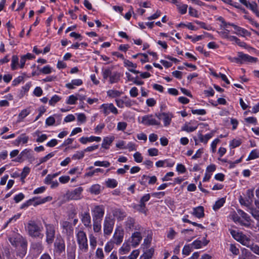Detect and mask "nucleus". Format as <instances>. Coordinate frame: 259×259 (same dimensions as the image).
Here are the masks:
<instances>
[{
	"mask_svg": "<svg viewBox=\"0 0 259 259\" xmlns=\"http://www.w3.org/2000/svg\"><path fill=\"white\" fill-rule=\"evenodd\" d=\"M192 214L196 217L200 219L204 216V207L199 206L193 208Z\"/></svg>",
	"mask_w": 259,
	"mask_h": 259,
	"instance_id": "412c9836",
	"label": "nucleus"
},
{
	"mask_svg": "<svg viewBox=\"0 0 259 259\" xmlns=\"http://www.w3.org/2000/svg\"><path fill=\"white\" fill-rule=\"evenodd\" d=\"M83 189L81 187H77L73 190L66 193L67 197L70 200H78L81 198Z\"/></svg>",
	"mask_w": 259,
	"mask_h": 259,
	"instance_id": "9b49d317",
	"label": "nucleus"
},
{
	"mask_svg": "<svg viewBox=\"0 0 259 259\" xmlns=\"http://www.w3.org/2000/svg\"><path fill=\"white\" fill-rule=\"evenodd\" d=\"M246 8L251 10L259 18V10L257 9V5L255 2L248 3Z\"/></svg>",
	"mask_w": 259,
	"mask_h": 259,
	"instance_id": "c756f323",
	"label": "nucleus"
},
{
	"mask_svg": "<svg viewBox=\"0 0 259 259\" xmlns=\"http://www.w3.org/2000/svg\"><path fill=\"white\" fill-rule=\"evenodd\" d=\"M124 66L125 67H132L133 68H136L137 67V64H134L131 61H129L127 59L124 60Z\"/></svg>",
	"mask_w": 259,
	"mask_h": 259,
	"instance_id": "e2e57ef3",
	"label": "nucleus"
},
{
	"mask_svg": "<svg viewBox=\"0 0 259 259\" xmlns=\"http://www.w3.org/2000/svg\"><path fill=\"white\" fill-rule=\"evenodd\" d=\"M141 226L139 225H136V220L134 218L128 217L126 221L125 222V228L127 231H132L133 229L136 230H140Z\"/></svg>",
	"mask_w": 259,
	"mask_h": 259,
	"instance_id": "1a4fd4ad",
	"label": "nucleus"
},
{
	"mask_svg": "<svg viewBox=\"0 0 259 259\" xmlns=\"http://www.w3.org/2000/svg\"><path fill=\"white\" fill-rule=\"evenodd\" d=\"M108 96L112 98L119 97L121 93L117 90H110L107 92Z\"/></svg>",
	"mask_w": 259,
	"mask_h": 259,
	"instance_id": "ea45409f",
	"label": "nucleus"
},
{
	"mask_svg": "<svg viewBox=\"0 0 259 259\" xmlns=\"http://www.w3.org/2000/svg\"><path fill=\"white\" fill-rule=\"evenodd\" d=\"M90 244L92 248L94 249L97 246V239L93 234L89 235Z\"/></svg>",
	"mask_w": 259,
	"mask_h": 259,
	"instance_id": "79ce46f5",
	"label": "nucleus"
},
{
	"mask_svg": "<svg viewBox=\"0 0 259 259\" xmlns=\"http://www.w3.org/2000/svg\"><path fill=\"white\" fill-rule=\"evenodd\" d=\"M131 246L127 243H123L122 247L119 249V252L120 254H125L130 251Z\"/></svg>",
	"mask_w": 259,
	"mask_h": 259,
	"instance_id": "e433bc0d",
	"label": "nucleus"
},
{
	"mask_svg": "<svg viewBox=\"0 0 259 259\" xmlns=\"http://www.w3.org/2000/svg\"><path fill=\"white\" fill-rule=\"evenodd\" d=\"M46 228V242L48 244H51L54 241L55 237V228L54 225L45 223Z\"/></svg>",
	"mask_w": 259,
	"mask_h": 259,
	"instance_id": "20e7f679",
	"label": "nucleus"
},
{
	"mask_svg": "<svg viewBox=\"0 0 259 259\" xmlns=\"http://www.w3.org/2000/svg\"><path fill=\"white\" fill-rule=\"evenodd\" d=\"M96 256L99 259H103L104 258V254L102 248H97L96 251Z\"/></svg>",
	"mask_w": 259,
	"mask_h": 259,
	"instance_id": "338daca9",
	"label": "nucleus"
},
{
	"mask_svg": "<svg viewBox=\"0 0 259 259\" xmlns=\"http://www.w3.org/2000/svg\"><path fill=\"white\" fill-rule=\"evenodd\" d=\"M83 83V82L80 79H73L71 81V82L68 83L66 84V87L69 89H74V85L79 86L81 85Z\"/></svg>",
	"mask_w": 259,
	"mask_h": 259,
	"instance_id": "393cba45",
	"label": "nucleus"
},
{
	"mask_svg": "<svg viewBox=\"0 0 259 259\" xmlns=\"http://www.w3.org/2000/svg\"><path fill=\"white\" fill-rule=\"evenodd\" d=\"M27 250V242L26 241L23 242L20 246V248L17 253V255L20 257H23L26 253Z\"/></svg>",
	"mask_w": 259,
	"mask_h": 259,
	"instance_id": "5701e85b",
	"label": "nucleus"
},
{
	"mask_svg": "<svg viewBox=\"0 0 259 259\" xmlns=\"http://www.w3.org/2000/svg\"><path fill=\"white\" fill-rule=\"evenodd\" d=\"M55 155V152H51L46 155L45 157H43L39 159V162L37 164V165H39L41 163H44L47 161L49 159L53 157Z\"/></svg>",
	"mask_w": 259,
	"mask_h": 259,
	"instance_id": "4c0bfd02",
	"label": "nucleus"
},
{
	"mask_svg": "<svg viewBox=\"0 0 259 259\" xmlns=\"http://www.w3.org/2000/svg\"><path fill=\"white\" fill-rule=\"evenodd\" d=\"M155 116L160 120H163L164 126H168L171 122L173 115L170 113L163 112L156 114Z\"/></svg>",
	"mask_w": 259,
	"mask_h": 259,
	"instance_id": "f8f14e48",
	"label": "nucleus"
},
{
	"mask_svg": "<svg viewBox=\"0 0 259 259\" xmlns=\"http://www.w3.org/2000/svg\"><path fill=\"white\" fill-rule=\"evenodd\" d=\"M54 247L55 251L59 254H61L62 252H65V241L61 235L57 236L54 242Z\"/></svg>",
	"mask_w": 259,
	"mask_h": 259,
	"instance_id": "423d86ee",
	"label": "nucleus"
},
{
	"mask_svg": "<svg viewBox=\"0 0 259 259\" xmlns=\"http://www.w3.org/2000/svg\"><path fill=\"white\" fill-rule=\"evenodd\" d=\"M112 73L111 70L110 68H107L105 70L102 69V75L104 80L107 79L108 77L110 78Z\"/></svg>",
	"mask_w": 259,
	"mask_h": 259,
	"instance_id": "603ef678",
	"label": "nucleus"
},
{
	"mask_svg": "<svg viewBox=\"0 0 259 259\" xmlns=\"http://www.w3.org/2000/svg\"><path fill=\"white\" fill-rule=\"evenodd\" d=\"M30 169L27 166L24 167L22 172L21 174V180L22 182H24V179L26 178L27 176L29 174Z\"/></svg>",
	"mask_w": 259,
	"mask_h": 259,
	"instance_id": "a19ab883",
	"label": "nucleus"
},
{
	"mask_svg": "<svg viewBox=\"0 0 259 259\" xmlns=\"http://www.w3.org/2000/svg\"><path fill=\"white\" fill-rule=\"evenodd\" d=\"M100 108L103 109V112L105 116L108 115L110 112L115 115L118 113V110L112 103L103 104L101 105Z\"/></svg>",
	"mask_w": 259,
	"mask_h": 259,
	"instance_id": "9d476101",
	"label": "nucleus"
},
{
	"mask_svg": "<svg viewBox=\"0 0 259 259\" xmlns=\"http://www.w3.org/2000/svg\"><path fill=\"white\" fill-rule=\"evenodd\" d=\"M254 256L248 250L243 248L241 250V254L238 259H254Z\"/></svg>",
	"mask_w": 259,
	"mask_h": 259,
	"instance_id": "6ab92c4d",
	"label": "nucleus"
},
{
	"mask_svg": "<svg viewBox=\"0 0 259 259\" xmlns=\"http://www.w3.org/2000/svg\"><path fill=\"white\" fill-rule=\"evenodd\" d=\"M89 191L91 194L98 195L101 192V186L99 184H94L90 187Z\"/></svg>",
	"mask_w": 259,
	"mask_h": 259,
	"instance_id": "7c9ffc66",
	"label": "nucleus"
},
{
	"mask_svg": "<svg viewBox=\"0 0 259 259\" xmlns=\"http://www.w3.org/2000/svg\"><path fill=\"white\" fill-rule=\"evenodd\" d=\"M80 220L82 223L86 228H91V217L88 211L81 213Z\"/></svg>",
	"mask_w": 259,
	"mask_h": 259,
	"instance_id": "dca6fc26",
	"label": "nucleus"
},
{
	"mask_svg": "<svg viewBox=\"0 0 259 259\" xmlns=\"http://www.w3.org/2000/svg\"><path fill=\"white\" fill-rule=\"evenodd\" d=\"M138 56H143L144 57H145V59H141L140 60L141 62L142 63L149 62L148 56L145 53H138L136 55H133L132 57L135 59L137 58Z\"/></svg>",
	"mask_w": 259,
	"mask_h": 259,
	"instance_id": "de8ad7c7",
	"label": "nucleus"
},
{
	"mask_svg": "<svg viewBox=\"0 0 259 259\" xmlns=\"http://www.w3.org/2000/svg\"><path fill=\"white\" fill-rule=\"evenodd\" d=\"M58 175L59 173H55L53 175H48L45 179V183L46 184H50L52 182V180L56 178Z\"/></svg>",
	"mask_w": 259,
	"mask_h": 259,
	"instance_id": "37998d69",
	"label": "nucleus"
},
{
	"mask_svg": "<svg viewBox=\"0 0 259 259\" xmlns=\"http://www.w3.org/2000/svg\"><path fill=\"white\" fill-rule=\"evenodd\" d=\"M61 227L63 229V233L68 236L73 235L74 229L72 224L68 221H64L61 222Z\"/></svg>",
	"mask_w": 259,
	"mask_h": 259,
	"instance_id": "4468645a",
	"label": "nucleus"
},
{
	"mask_svg": "<svg viewBox=\"0 0 259 259\" xmlns=\"http://www.w3.org/2000/svg\"><path fill=\"white\" fill-rule=\"evenodd\" d=\"M27 231L29 235L32 237H39L40 236H43V235L40 233L41 231L40 227L34 221H30L28 222Z\"/></svg>",
	"mask_w": 259,
	"mask_h": 259,
	"instance_id": "f03ea898",
	"label": "nucleus"
},
{
	"mask_svg": "<svg viewBox=\"0 0 259 259\" xmlns=\"http://www.w3.org/2000/svg\"><path fill=\"white\" fill-rule=\"evenodd\" d=\"M241 144L240 140L233 139L230 143V146L233 148L239 146Z\"/></svg>",
	"mask_w": 259,
	"mask_h": 259,
	"instance_id": "052dcab7",
	"label": "nucleus"
},
{
	"mask_svg": "<svg viewBox=\"0 0 259 259\" xmlns=\"http://www.w3.org/2000/svg\"><path fill=\"white\" fill-rule=\"evenodd\" d=\"M190 245L195 249L200 248L202 246V241L199 240H195Z\"/></svg>",
	"mask_w": 259,
	"mask_h": 259,
	"instance_id": "6e6d98bb",
	"label": "nucleus"
},
{
	"mask_svg": "<svg viewBox=\"0 0 259 259\" xmlns=\"http://www.w3.org/2000/svg\"><path fill=\"white\" fill-rule=\"evenodd\" d=\"M20 238H18L17 237H15L14 236L11 237L9 238V240L11 244L13 246H17L18 245V243L19 241Z\"/></svg>",
	"mask_w": 259,
	"mask_h": 259,
	"instance_id": "13d9d810",
	"label": "nucleus"
},
{
	"mask_svg": "<svg viewBox=\"0 0 259 259\" xmlns=\"http://www.w3.org/2000/svg\"><path fill=\"white\" fill-rule=\"evenodd\" d=\"M243 17L245 19L248 20L252 25H254L255 27L259 28V24L255 21L250 17L247 15H244Z\"/></svg>",
	"mask_w": 259,
	"mask_h": 259,
	"instance_id": "69168bd1",
	"label": "nucleus"
},
{
	"mask_svg": "<svg viewBox=\"0 0 259 259\" xmlns=\"http://www.w3.org/2000/svg\"><path fill=\"white\" fill-rule=\"evenodd\" d=\"M32 150L30 149H25L21 152V155H23L24 158L29 160H34V158L32 154Z\"/></svg>",
	"mask_w": 259,
	"mask_h": 259,
	"instance_id": "bb28decb",
	"label": "nucleus"
},
{
	"mask_svg": "<svg viewBox=\"0 0 259 259\" xmlns=\"http://www.w3.org/2000/svg\"><path fill=\"white\" fill-rule=\"evenodd\" d=\"M139 255V251L135 250L132 251L131 254L127 257L128 259H136Z\"/></svg>",
	"mask_w": 259,
	"mask_h": 259,
	"instance_id": "774afa93",
	"label": "nucleus"
},
{
	"mask_svg": "<svg viewBox=\"0 0 259 259\" xmlns=\"http://www.w3.org/2000/svg\"><path fill=\"white\" fill-rule=\"evenodd\" d=\"M230 233L235 240L243 245H245L246 242H248L249 241L247 236L242 232H239L235 230H230Z\"/></svg>",
	"mask_w": 259,
	"mask_h": 259,
	"instance_id": "6e6552de",
	"label": "nucleus"
},
{
	"mask_svg": "<svg viewBox=\"0 0 259 259\" xmlns=\"http://www.w3.org/2000/svg\"><path fill=\"white\" fill-rule=\"evenodd\" d=\"M117 181L113 179H108L106 181V185L108 188H114L117 187Z\"/></svg>",
	"mask_w": 259,
	"mask_h": 259,
	"instance_id": "f704fd0d",
	"label": "nucleus"
},
{
	"mask_svg": "<svg viewBox=\"0 0 259 259\" xmlns=\"http://www.w3.org/2000/svg\"><path fill=\"white\" fill-rule=\"evenodd\" d=\"M257 158H259V150L254 149L251 151L247 158L246 159V161H249Z\"/></svg>",
	"mask_w": 259,
	"mask_h": 259,
	"instance_id": "473e14b6",
	"label": "nucleus"
},
{
	"mask_svg": "<svg viewBox=\"0 0 259 259\" xmlns=\"http://www.w3.org/2000/svg\"><path fill=\"white\" fill-rule=\"evenodd\" d=\"M84 156V151H76L72 156V159H80L83 158Z\"/></svg>",
	"mask_w": 259,
	"mask_h": 259,
	"instance_id": "a18cd8bd",
	"label": "nucleus"
},
{
	"mask_svg": "<svg viewBox=\"0 0 259 259\" xmlns=\"http://www.w3.org/2000/svg\"><path fill=\"white\" fill-rule=\"evenodd\" d=\"M120 78V74L118 72H112L109 78V82L113 84L119 81Z\"/></svg>",
	"mask_w": 259,
	"mask_h": 259,
	"instance_id": "a878e982",
	"label": "nucleus"
},
{
	"mask_svg": "<svg viewBox=\"0 0 259 259\" xmlns=\"http://www.w3.org/2000/svg\"><path fill=\"white\" fill-rule=\"evenodd\" d=\"M152 117L153 115L152 114L143 116L142 118L141 123L146 125H160V122L153 118Z\"/></svg>",
	"mask_w": 259,
	"mask_h": 259,
	"instance_id": "2eb2a0df",
	"label": "nucleus"
},
{
	"mask_svg": "<svg viewBox=\"0 0 259 259\" xmlns=\"http://www.w3.org/2000/svg\"><path fill=\"white\" fill-rule=\"evenodd\" d=\"M154 250L151 248L147 250L141 256L140 259H151L153 255Z\"/></svg>",
	"mask_w": 259,
	"mask_h": 259,
	"instance_id": "c85d7f7f",
	"label": "nucleus"
},
{
	"mask_svg": "<svg viewBox=\"0 0 259 259\" xmlns=\"http://www.w3.org/2000/svg\"><path fill=\"white\" fill-rule=\"evenodd\" d=\"M238 56L240 61V64L245 62H256L257 59L255 57H251L247 54H245L242 52H238Z\"/></svg>",
	"mask_w": 259,
	"mask_h": 259,
	"instance_id": "f3484780",
	"label": "nucleus"
},
{
	"mask_svg": "<svg viewBox=\"0 0 259 259\" xmlns=\"http://www.w3.org/2000/svg\"><path fill=\"white\" fill-rule=\"evenodd\" d=\"M76 236L79 249L84 252H87L89 246L85 232L82 230H79L76 233Z\"/></svg>",
	"mask_w": 259,
	"mask_h": 259,
	"instance_id": "f257e3e1",
	"label": "nucleus"
},
{
	"mask_svg": "<svg viewBox=\"0 0 259 259\" xmlns=\"http://www.w3.org/2000/svg\"><path fill=\"white\" fill-rule=\"evenodd\" d=\"M131 238L132 244L135 247L140 244L142 239V237L141 233L139 231H137L132 234Z\"/></svg>",
	"mask_w": 259,
	"mask_h": 259,
	"instance_id": "a211bd4d",
	"label": "nucleus"
},
{
	"mask_svg": "<svg viewBox=\"0 0 259 259\" xmlns=\"http://www.w3.org/2000/svg\"><path fill=\"white\" fill-rule=\"evenodd\" d=\"M39 72L45 74H50L52 72V68L50 66L47 65L40 69Z\"/></svg>",
	"mask_w": 259,
	"mask_h": 259,
	"instance_id": "4d7b16f0",
	"label": "nucleus"
},
{
	"mask_svg": "<svg viewBox=\"0 0 259 259\" xmlns=\"http://www.w3.org/2000/svg\"><path fill=\"white\" fill-rule=\"evenodd\" d=\"M237 212L238 213V214L241 215V217L244 219L245 221L249 222L250 220V217L248 216V215L245 213L244 211L241 209H238Z\"/></svg>",
	"mask_w": 259,
	"mask_h": 259,
	"instance_id": "680f3d73",
	"label": "nucleus"
},
{
	"mask_svg": "<svg viewBox=\"0 0 259 259\" xmlns=\"http://www.w3.org/2000/svg\"><path fill=\"white\" fill-rule=\"evenodd\" d=\"M94 165L96 166L108 167L110 165V163L108 161H96L94 162Z\"/></svg>",
	"mask_w": 259,
	"mask_h": 259,
	"instance_id": "c03bdc74",
	"label": "nucleus"
},
{
	"mask_svg": "<svg viewBox=\"0 0 259 259\" xmlns=\"http://www.w3.org/2000/svg\"><path fill=\"white\" fill-rule=\"evenodd\" d=\"M197 128V126L193 127V126H189L187 123H185L184 126L182 127V131H186L187 132L190 133L192 132L195 131Z\"/></svg>",
	"mask_w": 259,
	"mask_h": 259,
	"instance_id": "09e8293b",
	"label": "nucleus"
},
{
	"mask_svg": "<svg viewBox=\"0 0 259 259\" xmlns=\"http://www.w3.org/2000/svg\"><path fill=\"white\" fill-rule=\"evenodd\" d=\"M78 98L74 95H70L69 96L68 100L66 101V104L69 105H74L76 103Z\"/></svg>",
	"mask_w": 259,
	"mask_h": 259,
	"instance_id": "8fccbe9b",
	"label": "nucleus"
},
{
	"mask_svg": "<svg viewBox=\"0 0 259 259\" xmlns=\"http://www.w3.org/2000/svg\"><path fill=\"white\" fill-rule=\"evenodd\" d=\"M19 65V58L17 55H13L12 58L11 69L15 70Z\"/></svg>",
	"mask_w": 259,
	"mask_h": 259,
	"instance_id": "c9c22d12",
	"label": "nucleus"
},
{
	"mask_svg": "<svg viewBox=\"0 0 259 259\" xmlns=\"http://www.w3.org/2000/svg\"><path fill=\"white\" fill-rule=\"evenodd\" d=\"M192 251V247L190 244L185 245L182 250V253L186 255H188Z\"/></svg>",
	"mask_w": 259,
	"mask_h": 259,
	"instance_id": "49530a36",
	"label": "nucleus"
},
{
	"mask_svg": "<svg viewBox=\"0 0 259 259\" xmlns=\"http://www.w3.org/2000/svg\"><path fill=\"white\" fill-rule=\"evenodd\" d=\"M55 122V118L54 116H51L47 118L46 120V124L48 126H52L54 125Z\"/></svg>",
	"mask_w": 259,
	"mask_h": 259,
	"instance_id": "0e129e2a",
	"label": "nucleus"
},
{
	"mask_svg": "<svg viewBox=\"0 0 259 259\" xmlns=\"http://www.w3.org/2000/svg\"><path fill=\"white\" fill-rule=\"evenodd\" d=\"M177 6L179 9V12L183 15L186 13L188 5L186 4H183L182 6L177 5Z\"/></svg>",
	"mask_w": 259,
	"mask_h": 259,
	"instance_id": "5fc2aeb1",
	"label": "nucleus"
},
{
	"mask_svg": "<svg viewBox=\"0 0 259 259\" xmlns=\"http://www.w3.org/2000/svg\"><path fill=\"white\" fill-rule=\"evenodd\" d=\"M30 113V111L27 109H25L21 111V112L18 115V118L19 120H21L24 119L25 117H26Z\"/></svg>",
	"mask_w": 259,
	"mask_h": 259,
	"instance_id": "3c124183",
	"label": "nucleus"
},
{
	"mask_svg": "<svg viewBox=\"0 0 259 259\" xmlns=\"http://www.w3.org/2000/svg\"><path fill=\"white\" fill-rule=\"evenodd\" d=\"M61 98L57 95H54L49 101L50 106H54L55 105L60 101Z\"/></svg>",
	"mask_w": 259,
	"mask_h": 259,
	"instance_id": "58836bf2",
	"label": "nucleus"
},
{
	"mask_svg": "<svg viewBox=\"0 0 259 259\" xmlns=\"http://www.w3.org/2000/svg\"><path fill=\"white\" fill-rule=\"evenodd\" d=\"M33 198H34L33 205L35 206L39 204L45 203L46 202L50 201L51 200H52V197L49 196L44 197L43 198H40V197H34Z\"/></svg>",
	"mask_w": 259,
	"mask_h": 259,
	"instance_id": "4be33fe9",
	"label": "nucleus"
},
{
	"mask_svg": "<svg viewBox=\"0 0 259 259\" xmlns=\"http://www.w3.org/2000/svg\"><path fill=\"white\" fill-rule=\"evenodd\" d=\"M3 255L5 256L7 259L11 258L10 247L9 246H6L4 247Z\"/></svg>",
	"mask_w": 259,
	"mask_h": 259,
	"instance_id": "864d4df0",
	"label": "nucleus"
},
{
	"mask_svg": "<svg viewBox=\"0 0 259 259\" xmlns=\"http://www.w3.org/2000/svg\"><path fill=\"white\" fill-rule=\"evenodd\" d=\"M93 220L102 221L104 213L105 207L103 205H95L91 209Z\"/></svg>",
	"mask_w": 259,
	"mask_h": 259,
	"instance_id": "7ed1b4c3",
	"label": "nucleus"
},
{
	"mask_svg": "<svg viewBox=\"0 0 259 259\" xmlns=\"http://www.w3.org/2000/svg\"><path fill=\"white\" fill-rule=\"evenodd\" d=\"M101 220H93V230L95 233H98L101 231Z\"/></svg>",
	"mask_w": 259,
	"mask_h": 259,
	"instance_id": "2f4dec72",
	"label": "nucleus"
},
{
	"mask_svg": "<svg viewBox=\"0 0 259 259\" xmlns=\"http://www.w3.org/2000/svg\"><path fill=\"white\" fill-rule=\"evenodd\" d=\"M123 236V230L120 227H117L113 236L114 242L117 245L120 244L122 242Z\"/></svg>",
	"mask_w": 259,
	"mask_h": 259,
	"instance_id": "ddd939ff",
	"label": "nucleus"
},
{
	"mask_svg": "<svg viewBox=\"0 0 259 259\" xmlns=\"http://www.w3.org/2000/svg\"><path fill=\"white\" fill-rule=\"evenodd\" d=\"M114 139V137H106L103 139V142L102 144V147L108 149L109 148V146L111 144Z\"/></svg>",
	"mask_w": 259,
	"mask_h": 259,
	"instance_id": "b1692460",
	"label": "nucleus"
},
{
	"mask_svg": "<svg viewBox=\"0 0 259 259\" xmlns=\"http://www.w3.org/2000/svg\"><path fill=\"white\" fill-rule=\"evenodd\" d=\"M113 215L116 217L117 220L121 221L126 217V212L120 209L116 208L113 210Z\"/></svg>",
	"mask_w": 259,
	"mask_h": 259,
	"instance_id": "aec40b11",
	"label": "nucleus"
},
{
	"mask_svg": "<svg viewBox=\"0 0 259 259\" xmlns=\"http://www.w3.org/2000/svg\"><path fill=\"white\" fill-rule=\"evenodd\" d=\"M254 197L253 189H248L246 191V201L248 204L251 205L253 202Z\"/></svg>",
	"mask_w": 259,
	"mask_h": 259,
	"instance_id": "cd10ccee",
	"label": "nucleus"
},
{
	"mask_svg": "<svg viewBox=\"0 0 259 259\" xmlns=\"http://www.w3.org/2000/svg\"><path fill=\"white\" fill-rule=\"evenodd\" d=\"M151 197L150 194H145L140 199L139 204L135 207L139 212L146 214V202L148 201Z\"/></svg>",
	"mask_w": 259,
	"mask_h": 259,
	"instance_id": "0eeeda50",
	"label": "nucleus"
},
{
	"mask_svg": "<svg viewBox=\"0 0 259 259\" xmlns=\"http://www.w3.org/2000/svg\"><path fill=\"white\" fill-rule=\"evenodd\" d=\"M133 156L134 158V160L136 162H137L138 163H140V162H142L143 157L140 152H136L134 154Z\"/></svg>",
	"mask_w": 259,
	"mask_h": 259,
	"instance_id": "bf43d9fd",
	"label": "nucleus"
},
{
	"mask_svg": "<svg viewBox=\"0 0 259 259\" xmlns=\"http://www.w3.org/2000/svg\"><path fill=\"white\" fill-rule=\"evenodd\" d=\"M115 221L110 216H106L103 223V231L105 235H110L112 232Z\"/></svg>",
	"mask_w": 259,
	"mask_h": 259,
	"instance_id": "39448f33",
	"label": "nucleus"
},
{
	"mask_svg": "<svg viewBox=\"0 0 259 259\" xmlns=\"http://www.w3.org/2000/svg\"><path fill=\"white\" fill-rule=\"evenodd\" d=\"M225 202V199L224 198H222L218 200H217L215 204L213 206V209L215 211L220 209L222 206H223Z\"/></svg>",
	"mask_w": 259,
	"mask_h": 259,
	"instance_id": "72a5a7b5",
	"label": "nucleus"
}]
</instances>
